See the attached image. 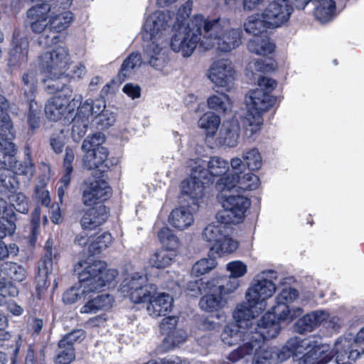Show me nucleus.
<instances>
[{"mask_svg":"<svg viewBox=\"0 0 364 364\" xmlns=\"http://www.w3.org/2000/svg\"><path fill=\"white\" fill-rule=\"evenodd\" d=\"M233 316L235 322L227 325L221 333L223 342L228 346L242 342V345L229 355L228 358L232 362L252 355L261 347L264 340L276 337L280 331L279 324L274 322L271 314H265L255 323L254 318L248 317L243 307H237Z\"/></svg>","mask_w":364,"mask_h":364,"instance_id":"obj_1","label":"nucleus"},{"mask_svg":"<svg viewBox=\"0 0 364 364\" xmlns=\"http://www.w3.org/2000/svg\"><path fill=\"white\" fill-rule=\"evenodd\" d=\"M193 4V1L188 0L178 8L171 29L170 47L173 52L181 53L183 57L192 55L200 39L203 28H205L202 15H195L187 21Z\"/></svg>","mask_w":364,"mask_h":364,"instance_id":"obj_2","label":"nucleus"},{"mask_svg":"<svg viewBox=\"0 0 364 364\" xmlns=\"http://www.w3.org/2000/svg\"><path fill=\"white\" fill-rule=\"evenodd\" d=\"M75 271L78 272L80 287H73L63 294V301L66 304H73L81 297L84 299L91 298L90 294L112 282L117 276V271L114 269H107L106 264L102 261L79 262L75 267Z\"/></svg>","mask_w":364,"mask_h":364,"instance_id":"obj_3","label":"nucleus"},{"mask_svg":"<svg viewBox=\"0 0 364 364\" xmlns=\"http://www.w3.org/2000/svg\"><path fill=\"white\" fill-rule=\"evenodd\" d=\"M275 80L267 77L258 79V88L250 91L245 97L247 112L243 119L245 134L252 137L257 134L263 124L262 114L274 104L275 99L270 92L276 87Z\"/></svg>","mask_w":364,"mask_h":364,"instance_id":"obj_4","label":"nucleus"},{"mask_svg":"<svg viewBox=\"0 0 364 364\" xmlns=\"http://www.w3.org/2000/svg\"><path fill=\"white\" fill-rule=\"evenodd\" d=\"M230 277H222L206 282V313H212L211 318L223 316L220 310L226 304V296L234 292L238 287L236 279L247 272V266L240 261H234L227 264Z\"/></svg>","mask_w":364,"mask_h":364,"instance_id":"obj_5","label":"nucleus"},{"mask_svg":"<svg viewBox=\"0 0 364 364\" xmlns=\"http://www.w3.org/2000/svg\"><path fill=\"white\" fill-rule=\"evenodd\" d=\"M235 187L238 188V177L235 173L221 178L218 183V188L220 190L218 198L223 209L218 213L216 218L223 224L240 223L250 205L246 197L230 193V190Z\"/></svg>","mask_w":364,"mask_h":364,"instance_id":"obj_6","label":"nucleus"},{"mask_svg":"<svg viewBox=\"0 0 364 364\" xmlns=\"http://www.w3.org/2000/svg\"><path fill=\"white\" fill-rule=\"evenodd\" d=\"M277 279V273L273 270L263 271L256 275L245 293L246 305L237 307H243L248 317L255 318L266 309L267 300L276 291Z\"/></svg>","mask_w":364,"mask_h":364,"instance_id":"obj_7","label":"nucleus"},{"mask_svg":"<svg viewBox=\"0 0 364 364\" xmlns=\"http://www.w3.org/2000/svg\"><path fill=\"white\" fill-rule=\"evenodd\" d=\"M282 359L296 357L298 364H328L333 358L332 348L327 343L316 345L309 338L295 336L287 341V347Z\"/></svg>","mask_w":364,"mask_h":364,"instance_id":"obj_8","label":"nucleus"},{"mask_svg":"<svg viewBox=\"0 0 364 364\" xmlns=\"http://www.w3.org/2000/svg\"><path fill=\"white\" fill-rule=\"evenodd\" d=\"M225 20L206 21V50L215 47L221 52H230L241 44V31L230 28Z\"/></svg>","mask_w":364,"mask_h":364,"instance_id":"obj_9","label":"nucleus"},{"mask_svg":"<svg viewBox=\"0 0 364 364\" xmlns=\"http://www.w3.org/2000/svg\"><path fill=\"white\" fill-rule=\"evenodd\" d=\"M46 88L50 93L58 92L57 95L48 100L45 107L47 117L53 121L61 119L68 107L70 108V111L73 110L82 100L81 95H76L72 101L69 102L73 90L69 86L60 81L48 83Z\"/></svg>","mask_w":364,"mask_h":364,"instance_id":"obj_10","label":"nucleus"},{"mask_svg":"<svg viewBox=\"0 0 364 364\" xmlns=\"http://www.w3.org/2000/svg\"><path fill=\"white\" fill-rule=\"evenodd\" d=\"M222 226L206 227V247L209 248V259H206V271L215 268L216 259L223 254L231 253L238 247V242L223 232Z\"/></svg>","mask_w":364,"mask_h":364,"instance_id":"obj_11","label":"nucleus"},{"mask_svg":"<svg viewBox=\"0 0 364 364\" xmlns=\"http://www.w3.org/2000/svg\"><path fill=\"white\" fill-rule=\"evenodd\" d=\"M70 56L65 46H57L50 51L42 54L39 58V67L48 78V83L59 81L69 67Z\"/></svg>","mask_w":364,"mask_h":364,"instance_id":"obj_12","label":"nucleus"},{"mask_svg":"<svg viewBox=\"0 0 364 364\" xmlns=\"http://www.w3.org/2000/svg\"><path fill=\"white\" fill-rule=\"evenodd\" d=\"M191 166L190 178L181 185V198L189 197L193 205L198 208L204 196L205 161L203 159L196 160Z\"/></svg>","mask_w":364,"mask_h":364,"instance_id":"obj_13","label":"nucleus"},{"mask_svg":"<svg viewBox=\"0 0 364 364\" xmlns=\"http://www.w3.org/2000/svg\"><path fill=\"white\" fill-rule=\"evenodd\" d=\"M49 31L46 30L38 38L41 47H48L60 41L58 33L66 29L73 21V14L70 11H49Z\"/></svg>","mask_w":364,"mask_h":364,"instance_id":"obj_14","label":"nucleus"},{"mask_svg":"<svg viewBox=\"0 0 364 364\" xmlns=\"http://www.w3.org/2000/svg\"><path fill=\"white\" fill-rule=\"evenodd\" d=\"M16 154L15 144L11 140L6 143L4 153H0V164L8 166L14 174L31 178L35 172V166L30 156L29 150L25 151L26 157L23 161L16 160Z\"/></svg>","mask_w":364,"mask_h":364,"instance_id":"obj_15","label":"nucleus"},{"mask_svg":"<svg viewBox=\"0 0 364 364\" xmlns=\"http://www.w3.org/2000/svg\"><path fill=\"white\" fill-rule=\"evenodd\" d=\"M171 18L168 11H156L148 15L143 24L142 37L144 40L164 41V32Z\"/></svg>","mask_w":364,"mask_h":364,"instance_id":"obj_16","label":"nucleus"},{"mask_svg":"<svg viewBox=\"0 0 364 364\" xmlns=\"http://www.w3.org/2000/svg\"><path fill=\"white\" fill-rule=\"evenodd\" d=\"M298 296V292L296 289L291 288L284 289L277 296V305L274 307L273 312H267L274 316V322L279 324L275 321L277 317L279 321H291L294 318L299 316L301 314L300 308L289 309L286 304L288 302H292Z\"/></svg>","mask_w":364,"mask_h":364,"instance_id":"obj_17","label":"nucleus"},{"mask_svg":"<svg viewBox=\"0 0 364 364\" xmlns=\"http://www.w3.org/2000/svg\"><path fill=\"white\" fill-rule=\"evenodd\" d=\"M292 11L287 0H276L271 2L262 13V17L269 28H276L288 21Z\"/></svg>","mask_w":364,"mask_h":364,"instance_id":"obj_18","label":"nucleus"},{"mask_svg":"<svg viewBox=\"0 0 364 364\" xmlns=\"http://www.w3.org/2000/svg\"><path fill=\"white\" fill-rule=\"evenodd\" d=\"M332 352L337 364H353L362 355V350L358 349L353 340L346 337L336 340Z\"/></svg>","mask_w":364,"mask_h":364,"instance_id":"obj_19","label":"nucleus"},{"mask_svg":"<svg viewBox=\"0 0 364 364\" xmlns=\"http://www.w3.org/2000/svg\"><path fill=\"white\" fill-rule=\"evenodd\" d=\"M149 41L144 50V62L156 70H163L168 63L164 41Z\"/></svg>","mask_w":364,"mask_h":364,"instance_id":"obj_20","label":"nucleus"},{"mask_svg":"<svg viewBox=\"0 0 364 364\" xmlns=\"http://www.w3.org/2000/svg\"><path fill=\"white\" fill-rule=\"evenodd\" d=\"M29 42L23 31H15L11 42V48L8 58V65L14 68L24 63L27 60Z\"/></svg>","mask_w":364,"mask_h":364,"instance_id":"obj_21","label":"nucleus"},{"mask_svg":"<svg viewBox=\"0 0 364 364\" xmlns=\"http://www.w3.org/2000/svg\"><path fill=\"white\" fill-rule=\"evenodd\" d=\"M111 193V188L103 180L86 181L83 186L82 202L85 205L101 204Z\"/></svg>","mask_w":364,"mask_h":364,"instance_id":"obj_22","label":"nucleus"},{"mask_svg":"<svg viewBox=\"0 0 364 364\" xmlns=\"http://www.w3.org/2000/svg\"><path fill=\"white\" fill-rule=\"evenodd\" d=\"M235 77V71L228 60H218L213 63L208 78L219 87H225L232 82Z\"/></svg>","mask_w":364,"mask_h":364,"instance_id":"obj_23","label":"nucleus"},{"mask_svg":"<svg viewBox=\"0 0 364 364\" xmlns=\"http://www.w3.org/2000/svg\"><path fill=\"white\" fill-rule=\"evenodd\" d=\"M50 6L48 4H41L33 6L27 11V21L32 31L43 34L49 31V11Z\"/></svg>","mask_w":364,"mask_h":364,"instance_id":"obj_24","label":"nucleus"},{"mask_svg":"<svg viewBox=\"0 0 364 364\" xmlns=\"http://www.w3.org/2000/svg\"><path fill=\"white\" fill-rule=\"evenodd\" d=\"M242 159L245 163L238 157L232 159L230 166L233 172L238 173L245 170L246 167L251 171H257L262 167V156L256 148L243 151Z\"/></svg>","mask_w":364,"mask_h":364,"instance_id":"obj_25","label":"nucleus"},{"mask_svg":"<svg viewBox=\"0 0 364 364\" xmlns=\"http://www.w3.org/2000/svg\"><path fill=\"white\" fill-rule=\"evenodd\" d=\"M240 127L235 119L225 121L223 123L219 134L215 139V146L224 145L228 147H235L240 139Z\"/></svg>","mask_w":364,"mask_h":364,"instance_id":"obj_26","label":"nucleus"},{"mask_svg":"<svg viewBox=\"0 0 364 364\" xmlns=\"http://www.w3.org/2000/svg\"><path fill=\"white\" fill-rule=\"evenodd\" d=\"M173 304V297L167 293L153 294L146 306L149 316L156 318L171 311Z\"/></svg>","mask_w":364,"mask_h":364,"instance_id":"obj_27","label":"nucleus"},{"mask_svg":"<svg viewBox=\"0 0 364 364\" xmlns=\"http://www.w3.org/2000/svg\"><path fill=\"white\" fill-rule=\"evenodd\" d=\"M263 343L264 342L259 348L252 353V355H255L252 364H277L278 362L286 360L282 359V357L285 355L287 350H289V348H287V342L279 350L272 347L265 348L263 346Z\"/></svg>","mask_w":364,"mask_h":364,"instance_id":"obj_28","label":"nucleus"},{"mask_svg":"<svg viewBox=\"0 0 364 364\" xmlns=\"http://www.w3.org/2000/svg\"><path fill=\"white\" fill-rule=\"evenodd\" d=\"M107 218V210L102 204L96 205L82 215L80 224L83 229H92L102 225Z\"/></svg>","mask_w":364,"mask_h":364,"instance_id":"obj_29","label":"nucleus"},{"mask_svg":"<svg viewBox=\"0 0 364 364\" xmlns=\"http://www.w3.org/2000/svg\"><path fill=\"white\" fill-rule=\"evenodd\" d=\"M328 316V314L323 310L315 311L306 314L299 318L295 325V331L299 333L312 331L316 327L322 324Z\"/></svg>","mask_w":364,"mask_h":364,"instance_id":"obj_30","label":"nucleus"},{"mask_svg":"<svg viewBox=\"0 0 364 364\" xmlns=\"http://www.w3.org/2000/svg\"><path fill=\"white\" fill-rule=\"evenodd\" d=\"M89 301L81 308L82 314H94L100 310H107L112 306L113 297L109 294L97 295Z\"/></svg>","mask_w":364,"mask_h":364,"instance_id":"obj_31","label":"nucleus"},{"mask_svg":"<svg viewBox=\"0 0 364 364\" xmlns=\"http://www.w3.org/2000/svg\"><path fill=\"white\" fill-rule=\"evenodd\" d=\"M169 223L175 228L183 230L193 223V217L191 210L184 207L173 210L168 218Z\"/></svg>","mask_w":364,"mask_h":364,"instance_id":"obj_32","label":"nucleus"},{"mask_svg":"<svg viewBox=\"0 0 364 364\" xmlns=\"http://www.w3.org/2000/svg\"><path fill=\"white\" fill-rule=\"evenodd\" d=\"M108 156V151L105 147H97L95 150L85 151L84 165L90 170L98 168L105 164Z\"/></svg>","mask_w":364,"mask_h":364,"instance_id":"obj_33","label":"nucleus"},{"mask_svg":"<svg viewBox=\"0 0 364 364\" xmlns=\"http://www.w3.org/2000/svg\"><path fill=\"white\" fill-rule=\"evenodd\" d=\"M142 64L141 56L139 53H132L122 63L119 77L124 80L133 76Z\"/></svg>","mask_w":364,"mask_h":364,"instance_id":"obj_34","label":"nucleus"},{"mask_svg":"<svg viewBox=\"0 0 364 364\" xmlns=\"http://www.w3.org/2000/svg\"><path fill=\"white\" fill-rule=\"evenodd\" d=\"M15 136L13 123L6 112L0 114V153H4L6 143L10 142Z\"/></svg>","mask_w":364,"mask_h":364,"instance_id":"obj_35","label":"nucleus"},{"mask_svg":"<svg viewBox=\"0 0 364 364\" xmlns=\"http://www.w3.org/2000/svg\"><path fill=\"white\" fill-rule=\"evenodd\" d=\"M77 107H78V112L89 119L90 117H97L104 110L107 109L105 102L102 99L87 100Z\"/></svg>","mask_w":364,"mask_h":364,"instance_id":"obj_36","label":"nucleus"},{"mask_svg":"<svg viewBox=\"0 0 364 364\" xmlns=\"http://www.w3.org/2000/svg\"><path fill=\"white\" fill-rule=\"evenodd\" d=\"M248 50L260 55L272 53L274 50V44L264 36H253L247 43Z\"/></svg>","mask_w":364,"mask_h":364,"instance_id":"obj_37","label":"nucleus"},{"mask_svg":"<svg viewBox=\"0 0 364 364\" xmlns=\"http://www.w3.org/2000/svg\"><path fill=\"white\" fill-rule=\"evenodd\" d=\"M220 118L213 112L206 113V146L210 148L215 146V139L219 134Z\"/></svg>","mask_w":364,"mask_h":364,"instance_id":"obj_38","label":"nucleus"},{"mask_svg":"<svg viewBox=\"0 0 364 364\" xmlns=\"http://www.w3.org/2000/svg\"><path fill=\"white\" fill-rule=\"evenodd\" d=\"M148 284L147 278L144 275L136 272L124 279L120 291L124 296H128L131 291H134Z\"/></svg>","mask_w":364,"mask_h":364,"instance_id":"obj_39","label":"nucleus"},{"mask_svg":"<svg viewBox=\"0 0 364 364\" xmlns=\"http://www.w3.org/2000/svg\"><path fill=\"white\" fill-rule=\"evenodd\" d=\"M53 268L52 252L50 249H47L43 259L41 262L38 267V273L36 278L38 288H44L47 285V279L48 274L51 272Z\"/></svg>","mask_w":364,"mask_h":364,"instance_id":"obj_40","label":"nucleus"},{"mask_svg":"<svg viewBox=\"0 0 364 364\" xmlns=\"http://www.w3.org/2000/svg\"><path fill=\"white\" fill-rule=\"evenodd\" d=\"M265 18L262 17V14H255L249 16L244 23V28L247 33H252L254 36H260L267 28V24Z\"/></svg>","mask_w":364,"mask_h":364,"instance_id":"obj_41","label":"nucleus"},{"mask_svg":"<svg viewBox=\"0 0 364 364\" xmlns=\"http://www.w3.org/2000/svg\"><path fill=\"white\" fill-rule=\"evenodd\" d=\"M314 10L315 17L321 23L330 21L333 16L336 4L332 0H317Z\"/></svg>","mask_w":364,"mask_h":364,"instance_id":"obj_42","label":"nucleus"},{"mask_svg":"<svg viewBox=\"0 0 364 364\" xmlns=\"http://www.w3.org/2000/svg\"><path fill=\"white\" fill-rule=\"evenodd\" d=\"M192 277L195 278L191 282L193 287H189L190 290L195 291L196 294L202 293L205 290V284L203 282V275L205 274V260L201 259L196 262L192 268Z\"/></svg>","mask_w":364,"mask_h":364,"instance_id":"obj_43","label":"nucleus"},{"mask_svg":"<svg viewBox=\"0 0 364 364\" xmlns=\"http://www.w3.org/2000/svg\"><path fill=\"white\" fill-rule=\"evenodd\" d=\"M113 238L110 233L105 232L92 237L88 246L89 252L93 255L100 253L107 248L112 242Z\"/></svg>","mask_w":364,"mask_h":364,"instance_id":"obj_44","label":"nucleus"},{"mask_svg":"<svg viewBox=\"0 0 364 364\" xmlns=\"http://www.w3.org/2000/svg\"><path fill=\"white\" fill-rule=\"evenodd\" d=\"M158 238L167 250L176 251L180 247L179 239L168 228H162L158 232Z\"/></svg>","mask_w":364,"mask_h":364,"instance_id":"obj_45","label":"nucleus"},{"mask_svg":"<svg viewBox=\"0 0 364 364\" xmlns=\"http://www.w3.org/2000/svg\"><path fill=\"white\" fill-rule=\"evenodd\" d=\"M75 358L74 347H68L64 343V341H59L56 356L54 362L55 364H69Z\"/></svg>","mask_w":364,"mask_h":364,"instance_id":"obj_46","label":"nucleus"},{"mask_svg":"<svg viewBox=\"0 0 364 364\" xmlns=\"http://www.w3.org/2000/svg\"><path fill=\"white\" fill-rule=\"evenodd\" d=\"M90 119L84 117L78 112L73 120L72 138L75 141H79L85 134Z\"/></svg>","mask_w":364,"mask_h":364,"instance_id":"obj_47","label":"nucleus"},{"mask_svg":"<svg viewBox=\"0 0 364 364\" xmlns=\"http://www.w3.org/2000/svg\"><path fill=\"white\" fill-rule=\"evenodd\" d=\"M0 186L5 191H16L18 181L12 171L8 168H0Z\"/></svg>","mask_w":364,"mask_h":364,"instance_id":"obj_48","label":"nucleus"},{"mask_svg":"<svg viewBox=\"0 0 364 364\" xmlns=\"http://www.w3.org/2000/svg\"><path fill=\"white\" fill-rule=\"evenodd\" d=\"M48 180L46 177H39L34 189L35 198L46 207L50 203V193L46 188Z\"/></svg>","mask_w":364,"mask_h":364,"instance_id":"obj_49","label":"nucleus"},{"mask_svg":"<svg viewBox=\"0 0 364 364\" xmlns=\"http://www.w3.org/2000/svg\"><path fill=\"white\" fill-rule=\"evenodd\" d=\"M244 170L239 172L237 174L238 177V188L245 191H252L256 189L259 183V178L254 173L247 172L243 173Z\"/></svg>","mask_w":364,"mask_h":364,"instance_id":"obj_50","label":"nucleus"},{"mask_svg":"<svg viewBox=\"0 0 364 364\" xmlns=\"http://www.w3.org/2000/svg\"><path fill=\"white\" fill-rule=\"evenodd\" d=\"M157 288L154 284H148L142 288H140L134 291H131L128 295L131 301L134 303L139 304L149 301L150 298L155 294Z\"/></svg>","mask_w":364,"mask_h":364,"instance_id":"obj_51","label":"nucleus"},{"mask_svg":"<svg viewBox=\"0 0 364 364\" xmlns=\"http://www.w3.org/2000/svg\"><path fill=\"white\" fill-rule=\"evenodd\" d=\"M174 255L166 250H161L154 253L149 258L151 266L157 269H164L168 267L173 259Z\"/></svg>","mask_w":364,"mask_h":364,"instance_id":"obj_52","label":"nucleus"},{"mask_svg":"<svg viewBox=\"0 0 364 364\" xmlns=\"http://www.w3.org/2000/svg\"><path fill=\"white\" fill-rule=\"evenodd\" d=\"M207 103L210 108L224 112L229 108L230 99L226 94L217 92L208 98Z\"/></svg>","mask_w":364,"mask_h":364,"instance_id":"obj_53","label":"nucleus"},{"mask_svg":"<svg viewBox=\"0 0 364 364\" xmlns=\"http://www.w3.org/2000/svg\"><path fill=\"white\" fill-rule=\"evenodd\" d=\"M228 169V161L219 156H213L208 162V170L212 176H222L226 173Z\"/></svg>","mask_w":364,"mask_h":364,"instance_id":"obj_54","label":"nucleus"},{"mask_svg":"<svg viewBox=\"0 0 364 364\" xmlns=\"http://www.w3.org/2000/svg\"><path fill=\"white\" fill-rule=\"evenodd\" d=\"M3 271L5 272L6 274L11 279L17 282L23 281L26 276L25 269L16 263H6L4 266Z\"/></svg>","mask_w":364,"mask_h":364,"instance_id":"obj_55","label":"nucleus"},{"mask_svg":"<svg viewBox=\"0 0 364 364\" xmlns=\"http://www.w3.org/2000/svg\"><path fill=\"white\" fill-rule=\"evenodd\" d=\"M67 142V136L63 129L55 130L50 137V145L55 154L62 153Z\"/></svg>","mask_w":364,"mask_h":364,"instance_id":"obj_56","label":"nucleus"},{"mask_svg":"<svg viewBox=\"0 0 364 364\" xmlns=\"http://www.w3.org/2000/svg\"><path fill=\"white\" fill-rule=\"evenodd\" d=\"M18 293V289L12 282L6 278L0 279V306L6 304V297L16 296Z\"/></svg>","mask_w":364,"mask_h":364,"instance_id":"obj_57","label":"nucleus"},{"mask_svg":"<svg viewBox=\"0 0 364 364\" xmlns=\"http://www.w3.org/2000/svg\"><path fill=\"white\" fill-rule=\"evenodd\" d=\"M93 121L99 129H107L114 124L116 122V115L111 109H107L99 116L95 117Z\"/></svg>","mask_w":364,"mask_h":364,"instance_id":"obj_58","label":"nucleus"},{"mask_svg":"<svg viewBox=\"0 0 364 364\" xmlns=\"http://www.w3.org/2000/svg\"><path fill=\"white\" fill-rule=\"evenodd\" d=\"M177 316H167L160 323V331L164 335H166L165 341L169 340L170 336L175 332L178 323Z\"/></svg>","mask_w":364,"mask_h":364,"instance_id":"obj_59","label":"nucleus"},{"mask_svg":"<svg viewBox=\"0 0 364 364\" xmlns=\"http://www.w3.org/2000/svg\"><path fill=\"white\" fill-rule=\"evenodd\" d=\"M104 141V134L95 133L91 136H87L83 141L82 149L83 151L95 150L97 147H102L101 144Z\"/></svg>","mask_w":364,"mask_h":364,"instance_id":"obj_60","label":"nucleus"},{"mask_svg":"<svg viewBox=\"0 0 364 364\" xmlns=\"http://www.w3.org/2000/svg\"><path fill=\"white\" fill-rule=\"evenodd\" d=\"M41 107L36 102L31 101L30 110L28 115V122L32 129L38 128L40 125Z\"/></svg>","mask_w":364,"mask_h":364,"instance_id":"obj_61","label":"nucleus"},{"mask_svg":"<svg viewBox=\"0 0 364 364\" xmlns=\"http://www.w3.org/2000/svg\"><path fill=\"white\" fill-rule=\"evenodd\" d=\"M13 206L16 211L21 213H26L28 211V202L26 196L22 193L14 194L11 196Z\"/></svg>","mask_w":364,"mask_h":364,"instance_id":"obj_62","label":"nucleus"},{"mask_svg":"<svg viewBox=\"0 0 364 364\" xmlns=\"http://www.w3.org/2000/svg\"><path fill=\"white\" fill-rule=\"evenodd\" d=\"M24 83V94L28 100L32 101L33 92L36 90V80L33 73H25L22 77Z\"/></svg>","mask_w":364,"mask_h":364,"instance_id":"obj_63","label":"nucleus"},{"mask_svg":"<svg viewBox=\"0 0 364 364\" xmlns=\"http://www.w3.org/2000/svg\"><path fill=\"white\" fill-rule=\"evenodd\" d=\"M85 337L84 331L75 329L72 332L65 335L60 341H64V343L68 347H73L75 343L81 342Z\"/></svg>","mask_w":364,"mask_h":364,"instance_id":"obj_64","label":"nucleus"}]
</instances>
